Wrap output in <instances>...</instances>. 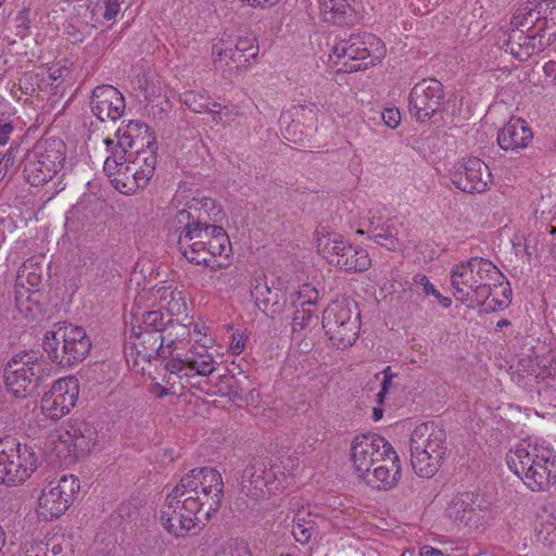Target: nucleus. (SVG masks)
Listing matches in <instances>:
<instances>
[{"label":"nucleus","instance_id":"obj_10","mask_svg":"<svg viewBox=\"0 0 556 556\" xmlns=\"http://www.w3.org/2000/svg\"><path fill=\"white\" fill-rule=\"evenodd\" d=\"M377 40L370 34H351L332 47L330 59L340 65L338 72L354 73L374 66L380 55H371L367 45Z\"/></svg>","mask_w":556,"mask_h":556},{"label":"nucleus","instance_id":"obj_58","mask_svg":"<svg viewBox=\"0 0 556 556\" xmlns=\"http://www.w3.org/2000/svg\"><path fill=\"white\" fill-rule=\"evenodd\" d=\"M122 1L123 0H103L105 7L103 17L108 21L114 20L119 12Z\"/></svg>","mask_w":556,"mask_h":556},{"label":"nucleus","instance_id":"obj_1","mask_svg":"<svg viewBox=\"0 0 556 556\" xmlns=\"http://www.w3.org/2000/svg\"><path fill=\"white\" fill-rule=\"evenodd\" d=\"M42 349L15 354L3 370L4 384L16 399L30 395L40 383L52 376V365L62 369H73L90 353L91 340L86 330L67 321L55 323L45 333Z\"/></svg>","mask_w":556,"mask_h":556},{"label":"nucleus","instance_id":"obj_61","mask_svg":"<svg viewBox=\"0 0 556 556\" xmlns=\"http://www.w3.org/2000/svg\"><path fill=\"white\" fill-rule=\"evenodd\" d=\"M420 556H447L443 552L432 546L425 545L420 548Z\"/></svg>","mask_w":556,"mask_h":556},{"label":"nucleus","instance_id":"obj_25","mask_svg":"<svg viewBox=\"0 0 556 556\" xmlns=\"http://www.w3.org/2000/svg\"><path fill=\"white\" fill-rule=\"evenodd\" d=\"M383 460L384 464L375 467L374 470L369 469V471L359 477L374 489H391L401 478V467L396 452L394 451V454L384 456Z\"/></svg>","mask_w":556,"mask_h":556},{"label":"nucleus","instance_id":"obj_40","mask_svg":"<svg viewBox=\"0 0 556 556\" xmlns=\"http://www.w3.org/2000/svg\"><path fill=\"white\" fill-rule=\"evenodd\" d=\"M294 307H315L319 299V292L309 283L300 287L296 292L290 294Z\"/></svg>","mask_w":556,"mask_h":556},{"label":"nucleus","instance_id":"obj_15","mask_svg":"<svg viewBox=\"0 0 556 556\" xmlns=\"http://www.w3.org/2000/svg\"><path fill=\"white\" fill-rule=\"evenodd\" d=\"M351 462L358 477L375 466L374 462L383 460L394 454L392 445L381 435L367 432L356 435L351 444Z\"/></svg>","mask_w":556,"mask_h":556},{"label":"nucleus","instance_id":"obj_6","mask_svg":"<svg viewBox=\"0 0 556 556\" xmlns=\"http://www.w3.org/2000/svg\"><path fill=\"white\" fill-rule=\"evenodd\" d=\"M410 464L416 475L433 477L447 455L446 432L434 421L417 425L409 439Z\"/></svg>","mask_w":556,"mask_h":556},{"label":"nucleus","instance_id":"obj_42","mask_svg":"<svg viewBox=\"0 0 556 556\" xmlns=\"http://www.w3.org/2000/svg\"><path fill=\"white\" fill-rule=\"evenodd\" d=\"M315 531L316 528L314 520H306L304 517L301 516V514L296 515V518L294 519V523L292 526V535L299 543H308Z\"/></svg>","mask_w":556,"mask_h":556},{"label":"nucleus","instance_id":"obj_26","mask_svg":"<svg viewBox=\"0 0 556 556\" xmlns=\"http://www.w3.org/2000/svg\"><path fill=\"white\" fill-rule=\"evenodd\" d=\"M533 135L527 122L521 118L510 119L497 135V143L505 151H517L528 147Z\"/></svg>","mask_w":556,"mask_h":556},{"label":"nucleus","instance_id":"obj_13","mask_svg":"<svg viewBox=\"0 0 556 556\" xmlns=\"http://www.w3.org/2000/svg\"><path fill=\"white\" fill-rule=\"evenodd\" d=\"M444 98L442 83L435 78H425L417 83L409 92V113L418 123H427L445 110Z\"/></svg>","mask_w":556,"mask_h":556},{"label":"nucleus","instance_id":"obj_34","mask_svg":"<svg viewBox=\"0 0 556 556\" xmlns=\"http://www.w3.org/2000/svg\"><path fill=\"white\" fill-rule=\"evenodd\" d=\"M111 181L115 189L124 194H130L147 185V178H142L132 164H125L123 173H118Z\"/></svg>","mask_w":556,"mask_h":556},{"label":"nucleus","instance_id":"obj_8","mask_svg":"<svg viewBox=\"0 0 556 556\" xmlns=\"http://www.w3.org/2000/svg\"><path fill=\"white\" fill-rule=\"evenodd\" d=\"M323 328L333 346L345 349L353 345L361 329L356 303L349 299L332 301L324 311Z\"/></svg>","mask_w":556,"mask_h":556},{"label":"nucleus","instance_id":"obj_18","mask_svg":"<svg viewBox=\"0 0 556 556\" xmlns=\"http://www.w3.org/2000/svg\"><path fill=\"white\" fill-rule=\"evenodd\" d=\"M192 488L204 504L205 517L212 516L222 506L224 482L218 470L212 467L193 468L188 473Z\"/></svg>","mask_w":556,"mask_h":556},{"label":"nucleus","instance_id":"obj_62","mask_svg":"<svg viewBox=\"0 0 556 556\" xmlns=\"http://www.w3.org/2000/svg\"><path fill=\"white\" fill-rule=\"evenodd\" d=\"M242 2L248 3L251 7H273L279 0H241Z\"/></svg>","mask_w":556,"mask_h":556},{"label":"nucleus","instance_id":"obj_21","mask_svg":"<svg viewBox=\"0 0 556 556\" xmlns=\"http://www.w3.org/2000/svg\"><path fill=\"white\" fill-rule=\"evenodd\" d=\"M89 105L93 115L101 122H115L124 114L125 99L112 85H101L93 89Z\"/></svg>","mask_w":556,"mask_h":556},{"label":"nucleus","instance_id":"obj_63","mask_svg":"<svg viewBox=\"0 0 556 556\" xmlns=\"http://www.w3.org/2000/svg\"><path fill=\"white\" fill-rule=\"evenodd\" d=\"M543 71L546 76L553 77L556 83V61H548L545 63Z\"/></svg>","mask_w":556,"mask_h":556},{"label":"nucleus","instance_id":"obj_37","mask_svg":"<svg viewBox=\"0 0 556 556\" xmlns=\"http://www.w3.org/2000/svg\"><path fill=\"white\" fill-rule=\"evenodd\" d=\"M156 151L157 150L154 149L148 150L146 152L135 154L130 160H128L134 167L138 168V173L142 178H147V182L152 178L155 169L157 161Z\"/></svg>","mask_w":556,"mask_h":556},{"label":"nucleus","instance_id":"obj_50","mask_svg":"<svg viewBox=\"0 0 556 556\" xmlns=\"http://www.w3.org/2000/svg\"><path fill=\"white\" fill-rule=\"evenodd\" d=\"M510 288L505 287L502 291L503 298H490L481 308L484 313H492L505 309L510 304V299L507 293H510Z\"/></svg>","mask_w":556,"mask_h":556},{"label":"nucleus","instance_id":"obj_31","mask_svg":"<svg viewBox=\"0 0 556 556\" xmlns=\"http://www.w3.org/2000/svg\"><path fill=\"white\" fill-rule=\"evenodd\" d=\"M45 273V257L33 256L20 267L15 288H40Z\"/></svg>","mask_w":556,"mask_h":556},{"label":"nucleus","instance_id":"obj_12","mask_svg":"<svg viewBox=\"0 0 556 556\" xmlns=\"http://www.w3.org/2000/svg\"><path fill=\"white\" fill-rule=\"evenodd\" d=\"M286 480L287 476L279 468H267L264 462L253 458L241 473L240 489L248 497L260 501L267 494L282 492Z\"/></svg>","mask_w":556,"mask_h":556},{"label":"nucleus","instance_id":"obj_19","mask_svg":"<svg viewBox=\"0 0 556 556\" xmlns=\"http://www.w3.org/2000/svg\"><path fill=\"white\" fill-rule=\"evenodd\" d=\"M78 399V383L74 377L55 381L41 399L42 412L56 420L68 414Z\"/></svg>","mask_w":556,"mask_h":556},{"label":"nucleus","instance_id":"obj_24","mask_svg":"<svg viewBox=\"0 0 556 556\" xmlns=\"http://www.w3.org/2000/svg\"><path fill=\"white\" fill-rule=\"evenodd\" d=\"M68 446L73 447L75 457H84L97 445L99 433L97 428L85 419H74L66 430Z\"/></svg>","mask_w":556,"mask_h":556},{"label":"nucleus","instance_id":"obj_7","mask_svg":"<svg viewBox=\"0 0 556 556\" xmlns=\"http://www.w3.org/2000/svg\"><path fill=\"white\" fill-rule=\"evenodd\" d=\"M66 157V146L59 138H45L23 156V173L31 186H42L51 180L63 167Z\"/></svg>","mask_w":556,"mask_h":556},{"label":"nucleus","instance_id":"obj_53","mask_svg":"<svg viewBox=\"0 0 556 556\" xmlns=\"http://www.w3.org/2000/svg\"><path fill=\"white\" fill-rule=\"evenodd\" d=\"M48 544L43 542L25 543L18 556H47Z\"/></svg>","mask_w":556,"mask_h":556},{"label":"nucleus","instance_id":"obj_49","mask_svg":"<svg viewBox=\"0 0 556 556\" xmlns=\"http://www.w3.org/2000/svg\"><path fill=\"white\" fill-rule=\"evenodd\" d=\"M240 53H244L247 58L255 59L258 54V45L253 36L240 37L235 46Z\"/></svg>","mask_w":556,"mask_h":556},{"label":"nucleus","instance_id":"obj_57","mask_svg":"<svg viewBox=\"0 0 556 556\" xmlns=\"http://www.w3.org/2000/svg\"><path fill=\"white\" fill-rule=\"evenodd\" d=\"M14 125L12 122L7 121L4 117H0V146H5L14 131Z\"/></svg>","mask_w":556,"mask_h":556},{"label":"nucleus","instance_id":"obj_2","mask_svg":"<svg viewBox=\"0 0 556 556\" xmlns=\"http://www.w3.org/2000/svg\"><path fill=\"white\" fill-rule=\"evenodd\" d=\"M511 25L505 51L526 61L555 41L556 0H528L514 13Z\"/></svg>","mask_w":556,"mask_h":556},{"label":"nucleus","instance_id":"obj_45","mask_svg":"<svg viewBox=\"0 0 556 556\" xmlns=\"http://www.w3.org/2000/svg\"><path fill=\"white\" fill-rule=\"evenodd\" d=\"M166 372L168 374V378L166 380L167 383H170L172 377L176 376L179 379H189L190 374L188 370V362L187 357H172L169 358L164 366ZM175 381L172 382L174 384Z\"/></svg>","mask_w":556,"mask_h":556},{"label":"nucleus","instance_id":"obj_22","mask_svg":"<svg viewBox=\"0 0 556 556\" xmlns=\"http://www.w3.org/2000/svg\"><path fill=\"white\" fill-rule=\"evenodd\" d=\"M225 213L214 199L203 197L201 199L193 198L187 204V208L177 212L175 223L198 222L206 225H216L222 222Z\"/></svg>","mask_w":556,"mask_h":556},{"label":"nucleus","instance_id":"obj_4","mask_svg":"<svg viewBox=\"0 0 556 556\" xmlns=\"http://www.w3.org/2000/svg\"><path fill=\"white\" fill-rule=\"evenodd\" d=\"M176 225L179 231L178 250L190 263L210 266L216 256H230L231 243L222 226L206 225L201 220Z\"/></svg>","mask_w":556,"mask_h":556},{"label":"nucleus","instance_id":"obj_11","mask_svg":"<svg viewBox=\"0 0 556 556\" xmlns=\"http://www.w3.org/2000/svg\"><path fill=\"white\" fill-rule=\"evenodd\" d=\"M317 249L329 264L348 273L365 271L371 264L366 250L351 244L338 233H328L319 238Z\"/></svg>","mask_w":556,"mask_h":556},{"label":"nucleus","instance_id":"obj_32","mask_svg":"<svg viewBox=\"0 0 556 556\" xmlns=\"http://www.w3.org/2000/svg\"><path fill=\"white\" fill-rule=\"evenodd\" d=\"M131 334L136 337L134 346L137 350V354L141 356L142 359L150 362L152 358L157 357L162 342L164 341L163 333L151 332L132 326Z\"/></svg>","mask_w":556,"mask_h":556},{"label":"nucleus","instance_id":"obj_56","mask_svg":"<svg viewBox=\"0 0 556 556\" xmlns=\"http://www.w3.org/2000/svg\"><path fill=\"white\" fill-rule=\"evenodd\" d=\"M413 283L416 286H421L425 295L434 294L435 292V287L430 282L429 278L425 274H416L413 277Z\"/></svg>","mask_w":556,"mask_h":556},{"label":"nucleus","instance_id":"obj_3","mask_svg":"<svg viewBox=\"0 0 556 556\" xmlns=\"http://www.w3.org/2000/svg\"><path fill=\"white\" fill-rule=\"evenodd\" d=\"M208 519L200 494L195 493L189 478L182 476L161 508L160 520L163 527L176 538H185L192 530L204 526Z\"/></svg>","mask_w":556,"mask_h":556},{"label":"nucleus","instance_id":"obj_59","mask_svg":"<svg viewBox=\"0 0 556 556\" xmlns=\"http://www.w3.org/2000/svg\"><path fill=\"white\" fill-rule=\"evenodd\" d=\"M245 345V337L242 333L233 334L229 346L231 354H240Z\"/></svg>","mask_w":556,"mask_h":556},{"label":"nucleus","instance_id":"obj_23","mask_svg":"<svg viewBox=\"0 0 556 556\" xmlns=\"http://www.w3.org/2000/svg\"><path fill=\"white\" fill-rule=\"evenodd\" d=\"M356 232L367 235L368 239L389 251H395L400 247V224L391 217L371 216L366 229H358Z\"/></svg>","mask_w":556,"mask_h":556},{"label":"nucleus","instance_id":"obj_64","mask_svg":"<svg viewBox=\"0 0 556 556\" xmlns=\"http://www.w3.org/2000/svg\"><path fill=\"white\" fill-rule=\"evenodd\" d=\"M152 391L153 393L155 394L156 397L159 399H163L164 396H166L167 394H169V391L167 388L163 387L162 384L160 383H155L153 384L152 387Z\"/></svg>","mask_w":556,"mask_h":556},{"label":"nucleus","instance_id":"obj_33","mask_svg":"<svg viewBox=\"0 0 556 556\" xmlns=\"http://www.w3.org/2000/svg\"><path fill=\"white\" fill-rule=\"evenodd\" d=\"M252 296L255 299V303L263 312L269 311L270 314H277L281 309L279 302L280 292L278 290L270 289L266 281L256 280L251 291Z\"/></svg>","mask_w":556,"mask_h":556},{"label":"nucleus","instance_id":"obj_48","mask_svg":"<svg viewBox=\"0 0 556 556\" xmlns=\"http://www.w3.org/2000/svg\"><path fill=\"white\" fill-rule=\"evenodd\" d=\"M477 286L479 287L471 289L468 301L470 303H476L482 308L485 302L491 298L494 287L493 283H481V286L478 283Z\"/></svg>","mask_w":556,"mask_h":556},{"label":"nucleus","instance_id":"obj_54","mask_svg":"<svg viewBox=\"0 0 556 556\" xmlns=\"http://www.w3.org/2000/svg\"><path fill=\"white\" fill-rule=\"evenodd\" d=\"M163 338H164V341L162 342V346H161L157 357L166 359L173 355V353L176 349L177 336H173L170 332H168L166 334H165V332H163Z\"/></svg>","mask_w":556,"mask_h":556},{"label":"nucleus","instance_id":"obj_38","mask_svg":"<svg viewBox=\"0 0 556 556\" xmlns=\"http://www.w3.org/2000/svg\"><path fill=\"white\" fill-rule=\"evenodd\" d=\"M180 101L194 113L207 112L211 105L205 91L187 90L180 94Z\"/></svg>","mask_w":556,"mask_h":556},{"label":"nucleus","instance_id":"obj_35","mask_svg":"<svg viewBox=\"0 0 556 556\" xmlns=\"http://www.w3.org/2000/svg\"><path fill=\"white\" fill-rule=\"evenodd\" d=\"M473 269L478 283H493L494 288L502 286L505 278L500 269L489 260L483 257H472Z\"/></svg>","mask_w":556,"mask_h":556},{"label":"nucleus","instance_id":"obj_43","mask_svg":"<svg viewBox=\"0 0 556 556\" xmlns=\"http://www.w3.org/2000/svg\"><path fill=\"white\" fill-rule=\"evenodd\" d=\"M318 316L316 315L315 307H295L292 318V329L293 332L303 330L305 327L311 326L312 324H317Z\"/></svg>","mask_w":556,"mask_h":556},{"label":"nucleus","instance_id":"obj_20","mask_svg":"<svg viewBox=\"0 0 556 556\" xmlns=\"http://www.w3.org/2000/svg\"><path fill=\"white\" fill-rule=\"evenodd\" d=\"M117 148L125 150V155L130 160L135 154L148 150H157L156 139L147 124L130 121L124 129H118Z\"/></svg>","mask_w":556,"mask_h":556},{"label":"nucleus","instance_id":"obj_29","mask_svg":"<svg viewBox=\"0 0 556 556\" xmlns=\"http://www.w3.org/2000/svg\"><path fill=\"white\" fill-rule=\"evenodd\" d=\"M14 302L27 318L36 319L43 313L45 295L40 288H15Z\"/></svg>","mask_w":556,"mask_h":556},{"label":"nucleus","instance_id":"obj_47","mask_svg":"<svg viewBox=\"0 0 556 556\" xmlns=\"http://www.w3.org/2000/svg\"><path fill=\"white\" fill-rule=\"evenodd\" d=\"M222 382L226 384L228 395L233 400L247 401L250 391L242 386V381L237 379L233 375L224 376Z\"/></svg>","mask_w":556,"mask_h":556},{"label":"nucleus","instance_id":"obj_60","mask_svg":"<svg viewBox=\"0 0 556 556\" xmlns=\"http://www.w3.org/2000/svg\"><path fill=\"white\" fill-rule=\"evenodd\" d=\"M393 387V380L389 378H383L381 381V389L377 393V402L378 404H382L386 395L389 393L390 389Z\"/></svg>","mask_w":556,"mask_h":556},{"label":"nucleus","instance_id":"obj_44","mask_svg":"<svg viewBox=\"0 0 556 556\" xmlns=\"http://www.w3.org/2000/svg\"><path fill=\"white\" fill-rule=\"evenodd\" d=\"M129 162L128 157L125 155V150L118 149L117 146L115 150L111 152V155L106 157L104 162V170L109 176H116L118 173H123L125 164Z\"/></svg>","mask_w":556,"mask_h":556},{"label":"nucleus","instance_id":"obj_14","mask_svg":"<svg viewBox=\"0 0 556 556\" xmlns=\"http://www.w3.org/2000/svg\"><path fill=\"white\" fill-rule=\"evenodd\" d=\"M79 488V480L74 475L50 481L39 497L40 515L49 519L59 518L68 509Z\"/></svg>","mask_w":556,"mask_h":556},{"label":"nucleus","instance_id":"obj_28","mask_svg":"<svg viewBox=\"0 0 556 556\" xmlns=\"http://www.w3.org/2000/svg\"><path fill=\"white\" fill-rule=\"evenodd\" d=\"M214 55L213 63L216 70L223 72L224 77H231L233 73L247 70L251 58H247L244 53H240L237 49L219 48L214 45L212 48Z\"/></svg>","mask_w":556,"mask_h":556},{"label":"nucleus","instance_id":"obj_30","mask_svg":"<svg viewBox=\"0 0 556 556\" xmlns=\"http://www.w3.org/2000/svg\"><path fill=\"white\" fill-rule=\"evenodd\" d=\"M472 257L467 262H462L454 266L451 270V285L455 294H459L462 302H468L470 291L477 288L478 280L473 269Z\"/></svg>","mask_w":556,"mask_h":556},{"label":"nucleus","instance_id":"obj_5","mask_svg":"<svg viewBox=\"0 0 556 556\" xmlns=\"http://www.w3.org/2000/svg\"><path fill=\"white\" fill-rule=\"evenodd\" d=\"M509 469L533 492L556 483V460L552 452L530 440L517 443L506 455Z\"/></svg>","mask_w":556,"mask_h":556},{"label":"nucleus","instance_id":"obj_27","mask_svg":"<svg viewBox=\"0 0 556 556\" xmlns=\"http://www.w3.org/2000/svg\"><path fill=\"white\" fill-rule=\"evenodd\" d=\"M319 9L326 23L352 26L357 22V13L348 0H319Z\"/></svg>","mask_w":556,"mask_h":556},{"label":"nucleus","instance_id":"obj_36","mask_svg":"<svg viewBox=\"0 0 556 556\" xmlns=\"http://www.w3.org/2000/svg\"><path fill=\"white\" fill-rule=\"evenodd\" d=\"M174 325L173 316L168 313H163L160 309L144 312L141 317V323L137 328L146 329L151 332H165Z\"/></svg>","mask_w":556,"mask_h":556},{"label":"nucleus","instance_id":"obj_51","mask_svg":"<svg viewBox=\"0 0 556 556\" xmlns=\"http://www.w3.org/2000/svg\"><path fill=\"white\" fill-rule=\"evenodd\" d=\"M18 151V144H11L8 151L3 154V157L0 161V165L3 166L5 172L11 169L14 173L16 170L17 164L20 162V157L17 155Z\"/></svg>","mask_w":556,"mask_h":556},{"label":"nucleus","instance_id":"obj_16","mask_svg":"<svg viewBox=\"0 0 556 556\" xmlns=\"http://www.w3.org/2000/svg\"><path fill=\"white\" fill-rule=\"evenodd\" d=\"M486 508L488 502L480 493L463 491L451 498L445 515L457 528L477 529Z\"/></svg>","mask_w":556,"mask_h":556},{"label":"nucleus","instance_id":"obj_55","mask_svg":"<svg viewBox=\"0 0 556 556\" xmlns=\"http://www.w3.org/2000/svg\"><path fill=\"white\" fill-rule=\"evenodd\" d=\"M381 118L389 128L394 129L401 122V114L395 108H387L381 113Z\"/></svg>","mask_w":556,"mask_h":556},{"label":"nucleus","instance_id":"obj_52","mask_svg":"<svg viewBox=\"0 0 556 556\" xmlns=\"http://www.w3.org/2000/svg\"><path fill=\"white\" fill-rule=\"evenodd\" d=\"M29 8L24 7L16 15V36L21 39L25 38L30 28V20H29Z\"/></svg>","mask_w":556,"mask_h":556},{"label":"nucleus","instance_id":"obj_39","mask_svg":"<svg viewBox=\"0 0 556 556\" xmlns=\"http://www.w3.org/2000/svg\"><path fill=\"white\" fill-rule=\"evenodd\" d=\"M187 362L190 377L195 375L210 376L215 370V361L207 353L199 354L198 356H187Z\"/></svg>","mask_w":556,"mask_h":556},{"label":"nucleus","instance_id":"obj_41","mask_svg":"<svg viewBox=\"0 0 556 556\" xmlns=\"http://www.w3.org/2000/svg\"><path fill=\"white\" fill-rule=\"evenodd\" d=\"M207 113L211 114L212 121L216 125L228 126L230 125L238 115V111L232 105H222L217 102H212Z\"/></svg>","mask_w":556,"mask_h":556},{"label":"nucleus","instance_id":"obj_9","mask_svg":"<svg viewBox=\"0 0 556 556\" xmlns=\"http://www.w3.org/2000/svg\"><path fill=\"white\" fill-rule=\"evenodd\" d=\"M38 457L31 446L15 438L0 440V484L18 485L37 468Z\"/></svg>","mask_w":556,"mask_h":556},{"label":"nucleus","instance_id":"obj_46","mask_svg":"<svg viewBox=\"0 0 556 556\" xmlns=\"http://www.w3.org/2000/svg\"><path fill=\"white\" fill-rule=\"evenodd\" d=\"M214 556H252V554L245 542L230 540L222 544Z\"/></svg>","mask_w":556,"mask_h":556},{"label":"nucleus","instance_id":"obj_17","mask_svg":"<svg viewBox=\"0 0 556 556\" xmlns=\"http://www.w3.org/2000/svg\"><path fill=\"white\" fill-rule=\"evenodd\" d=\"M452 184L465 193H482L491 182L489 166L479 157L457 161L448 172Z\"/></svg>","mask_w":556,"mask_h":556}]
</instances>
